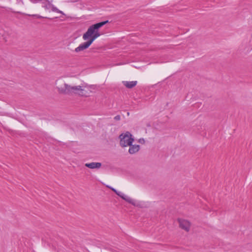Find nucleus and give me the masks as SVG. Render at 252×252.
I'll return each mask as SVG.
<instances>
[{"label": "nucleus", "mask_w": 252, "mask_h": 252, "mask_svg": "<svg viewBox=\"0 0 252 252\" xmlns=\"http://www.w3.org/2000/svg\"><path fill=\"white\" fill-rule=\"evenodd\" d=\"M108 22V21L107 20L90 26L83 35V39L88 41L80 44L78 47L75 48V51L79 52L87 49L93 41L100 35L98 32V29Z\"/></svg>", "instance_id": "nucleus-1"}, {"label": "nucleus", "mask_w": 252, "mask_h": 252, "mask_svg": "<svg viewBox=\"0 0 252 252\" xmlns=\"http://www.w3.org/2000/svg\"><path fill=\"white\" fill-rule=\"evenodd\" d=\"M83 88H92V86L87 85L82 86H71L66 83L64 84L63 87H58V91L60 93L64 94H70L72 93L78 94L79 95L83 96Z\"/></svg>", "instance_id": "nucleus-2"}, {"label": "nucleus", "mask_w": 252, "mask_h": 252, "mask_svg": "<svg viewBox=\"0 0 252 252\" xmlns=\"http://www.w3.org/2000/svg\"><path fill=\"white\" fill-rule=\"evenodd\" d=\"M120 145L122 147H127L131 145L134 139L132 134L128 131L123 133L119 136Z\"/></svg>", "instance_id": "nucleus-3"}, {"label": "nucleus", "mask_w": 252, "mask_h": 252, "mask_svg": "<svg viewBox=\"0 0 252 252\" xmlns=\"http://www.w3.org/2000/svg\"><path fill=\"white\" fill-rule=\"evenodd\" d=\"M178 221L181 228L187 231H188L189 230L190 224L189 221L185 220L179 219Z\"/></svg>", "instance_id": "nucleus-4"}, {"label": "nucleus", "mask_w": 252, "mask_h": 252, "mask_svg": "<svg viewBox=\"0 0 252 252\" xmlns=\"http://www.w3.org/2000/svg\"><path fill=\"white\" fill-rule=\"evenodd\" d=\"M118 196L121 197L122 198H123L124 200H126V202L133 205H136L135 204V201L134 200L130 198V197L125 195L124 193H123L122 192L118 191V193L117 194Z\"/></svg>", "instance_id": "nucleus-5"}, {"label": "nucleus", "mask_w": 252, "mask_h": 252, "mask_svg": "<svg viewBox=\"0 0 252 252\" xmlns=\"http://www.w3.org/2000/svg\"><path fill=\"white\" fill-rule=\"evenodd\" d=\"M85 166L90 169H99L101 166V163L100 162H91L87 163L85 164Z\"/></svg>", "instance_id": "nucleus-6"}, {"label": "nucleus", "mask_w": 252, "mask_h": 252, "mask_svg": "<svg viewBox=\"0 0 252 252\" xmlns=\"http://www.w3.org/2000/svg\"><path fill=\"white\" fill-rule=\"evenodd\" d=\"M129 148L128 150V153L130 154H134L138 152L140 150V146L138 145H128Z\"/></svg>", "instance_id": "nucleus-7"}, {"label": "nucleus", "mask_w": 252, "mask_h": 252, "mask_svg": "<svg viewBox=\"0 0 252 252\" xmlns=\"http://www.w3.org/2000/svg\"><path fill=\"white\" fill-rule=\"evenodd\" d=\"M123 84L127 88L131 89L137 85V82L136 81H123Z\"/></svg>", "instance_id": "nucleus-8"}, {"label": "nucleus", "mask_w": 252, "mask_h": 252, "mask_svg": "<svg viewBox=\"0 0 252 252\" xmlns=\"http://www.w3.org/2000/svg\"><path fill=\"white\" fill-rule=\"evenodd\" d=\"M51 9L53 11L56 12L57 13H62V14H63V12L62 11L58 9L57 7H56L54 5H51Z\"/></svg>", "instance_id": "nucleus-9"}, {"label": "nucleus", "mask_w": 252, "mask_h": 252, "mask_svg": "<svg viewBox=\"0 0 252 252\" xmlns=\"http://www.w3.org/2000/svg\"><path fill=\"white\" fill-rule=\"evenodd\" d=\"M121 119V117L120 115H117L114 117V120L116 121H119Z\"/></svg>", "instance_id": "nucleus-10"}, {"label": "nucleus", "mask_w": 252, "mask_h": 252, "mask_svg": "<svg viewBox=\"0 0 252 252\" xmlns=\"http://www.w3.org/2000/svg\"><path fill=\"white\" fill-rule=\"evenodd\" d=\"M109 188L112 190L116 194L118 193V191H117L116 189L113 188H111V187H109Z\"/></svg>", "instance_id": "nucleus-11"}, {"label": "nucleus", "mask_w": 252, "mask_h": 252, "mask_svg": "<svg viewBox=\"0 0 252 252\" xmlns=\"http://www.w3.org/2000/svg\"><path fill=\"white\" fill-rule=\"evenodd\" d=\"M139 142L140 143H142V144L144 143V142H145L144 139H140L139 140Z\"/></svg>", "instance_id": "nucleus-12"}, {"label": "nucleus", "mask_w": 252, "mask_h": 252, "mask_svg": "<svg viewBox=\"0 0 252 252\" xmlns=\"http://www.w3.org/2000/svg\"><path fill=\"white\" fill-rule=\"evenodd\" d=\"M30 0L33 3H36L38 1H41L42 0Z\"/></svg>", "instance_id": "nucleus-13"}]
</instances>
